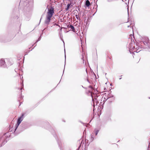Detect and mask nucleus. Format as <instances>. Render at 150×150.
Wrapping results in <instances>:
<instances>
[{
    "label": "nucleus",
    "instance_id": "nucleus-9",
    "mask_svg": "<svg viewBox=\"0 0 150 150\" xmlns=\"http://www.w3.org/2000/svg\"><path fill=\"white\" fill-rule=\"evenodd\" d=\"M104 97L103 98V101H106L108 99H110V95H108L106 96V95L105 96H104Z\"/></svg>",
    "mask_w": 150,
    "mask_h": 150
},
{
    "label": "nucleus",
    "instance_id": "nucleus-12",
    "mask_svg": "<svg viewBox=\"0 0 150 150\" xmlns=\"http://www.w3.org/2000/svg\"><path fill=\"white\" fill-rule=\"evenodd\" d=\"M86 6L87 7H88L90 5V2L88 0H86L85 3Z\"/></svg>",
    "mask_w": 150,
    "mask_h": 150
},
{
    "label": "nucleus",
    "instance_id": "nucleus-8",
    "mask_svg": "<svg viewBox=\"0 0 150 150\" xmlns=\"http://www.w3.org/2000/svg\"><path fill=\"white\" fill-rule=\"evenodd\" d=\"M51 18V17L46 16V18L45 21V24L47 25H48L49 24Z\"/></svg>",
    "mask_w": 150,
    "mask_h": 150
},
{
    "label": "nucleus",
    "instance_id": "nucleus-13",
    "mask_svg": "<svg viewBox=\"0 0 150 150\" xmlns=\"http://www.w3.org/2000/svg\"><path fill=\"white\" fill-rule=\"evenodd\" d=\"M69 28H70L73 31L75 32V30L74 28V26L73 25H70L69 27Z\"/></svg>",
    "mask_w": 150,
    "mask_h": 150
},
{
    "label": "nucleus",
    "instance_id": "nucleus-29",
    "mask_svg": "<svg viewBox=\"0 0 150 150\" xmlns=\"http://www.w3.org/2000/svg\"><path fill=\"white\" fill-rule=\"evenodd\" d=\"M22 89V88H21L20 89V90H21V89Z\"/></svg>",
    "mask_w": 150,
    "mask_h": 150
},
{
    "label": "nucleus",
    "instance_id": "nucleus-20",
    "mask_svg": "<svg viewBox=\"0 0 150 150\" xmlns=\"http://www.w3.org/2000/svg\"><path fill=\"white\" fill-rule=\"evenodd\" d=\"M82 59L83 60V61H84V59H83V55H82Z\"/></svg>",
    "mask_w": 150,
    "mask_h": 150
},
{
    "label": "nucleus",
    "instance_id": "nucleus-18",
    "mask_svg": "<svg viewBox=\"0 0 150 150\" xmlns=\"http://www.w3.org/2000/svg\"><path fill=\"white\" fill-rule=\"evenodd\" d=\"M114 0H107L106 1L108 2H110L113 1Z\"/></svg>",
    "mask_w": 150,
    "mask_h": 150
},
{
    "label": "nucleus",
    "instance_id": "nucleus-25",
    "mask_svg": "<svg viewBox=\"0 0 150 150\" xmlns=\"http://www.w3.org/2000/svg\"><path fill=\"white\" fill-rule=\"evenodd\" d=\"M129 26H130V25H128V26H127V27H128V28H129Z\"/></svg>",
    "mask_w": 150,
    "mask_h": 150
},
{
    "label": "nucleus",
    "instance_id": "nucleus-6",
    "mask_svg": "<svg viewBox=\"0 0 150 150\" xmlns=\"http://www.w3.org/2000/svg\"><path fill=\"white\" fill-rule=\"evenodd\" d=\"M143 43L145 45H147L149 49V51H150V44L149 43V40L148 38H146V41H144Z\"/></svg>",
    "mask_w": 150,
    "mask_h": 150
},
{
    "label": "nucleus",
    "instance_id": "nucleus-30",
    "mask_svg": "<svg viewBox=\"0 0 150 150\" xmlns=\"http://www.w3.org/2000/svg\"><path fill=\"white\" fill-rule=\"evenodd\" d=\"M129 52H130V53H131V52H130V50H129Z\"/></svg>",
    "mask_w": 150,
    "mask_h": 150
},
{
    "label": "nucleus",
    "instance_id": "nucleus-16",
    "mask_svg": "<svg viewBox=\"0 0 150 150\" xmlns=\"http://www.w3.org/2000/svg\"><path fill=\"white\" fill-rule=\"evenodd\" d=\"M76 17V19L78 20H80V18L78 16V15H75Z\"/></svg>",
    "mask_w": 150,
    "mask_h": 150
},
{
    "label": "nucleus",
    "instance_id": "nucleus-4",
    "mask_svg": "<svg viewBox=\"0 0 150 150\" xmlns=\"http://www.w3.org/2000/svg\"><path fill=\"white\" fill-rule=\"evenodd\" d=\"M24 114H22V115L19 117L17 120V123L16 125L15 126V129H14V133H15V131L18 128V126L21 122L23 121V116Z\"/></svg>",
    "mask_w": 150,
    "mask_h": 150
},
{
    "label": "nucleus",
    "instance_id": "nucleus-5",
    "mask_svg": "<svg viewBox=\"0 0 150 150\" xmlns=\"http://www.w3.org/2000/svg\"><path fill=\"white\" fill-rule=\"evenodd\" d=\"M48 11L47 16L52 17L54 13V8L51 7L50 9L48 10Z\"/></svg>",
    "mask_w": 150,
    "mask_h": 150
},
{
    "label": "nucleus",
    "instance_id": "nucleus-1",
    "mask_svg": "<svg viewBox=\"0 0 150 150\" xmlns=\"http://www.w3.org/2000/svg\"><path fill=\"white\" fill-rule=\"evenodd\" d=\"M10 62L7 59H2L0 60V66L4 68H7L8 67L11 65Z\"/></svg>",
    "mask_w": 150,
    "mask_h": 150
},
{
    "label": "nucleus",
    "instance_id": "nucleus-33",
    "mask_svg": "<svg viewBox=\"0 0 150 150\" xmlns=\"http://www.w3.org/2000/svg\"><path fill=\"white\" fill-rule=\"evenodd\" d=\"M0 42H2V41L0 40Z\"/></svg>",
    "mask_w": 150,
    "mask_h": 150
},
{
    "label": "nucleus",
    "instance_id": "nucleus-14",
    "mask_svg": "<svg viewBox=\"0 0 150 150\" xmlns=\"http://www.w3.org/2000/svg\"><path fill=\"white\" fill-rule=\"evenodd\" d=\"M41 38V36L40 35V36L38 38V40H37V41H36V42L35 43H36V42H38L40 40Z\"/></svg>",
    "mask_w": 150,
    "mask_h": 150
},
{
    "label": "nucleus",
    "instance_id": "nucleus-17",
    "mask_svg": "<svg viewBox=\"0 0 150 150\" xmlns=\"http://www.w3.org/2000/svg\"><path fill=\"white\" fill-rule=\"evenodd\" d=\"M51 132L52 133V134H53V135L54 136V137L56 138V137L55 136H54V131L53 130L52 131H51Z\"/></svg>",
    "mask_w": 150,
    "mask_h": 150
},
{
    "label": "nucleus",
    "instance_id": "nucleus-10",
    "mask_svg": "<svg viewBox=\"0 0 150 150\" xmlns=\"http://www.w3.org/2000/svg\"><path fill=\"white\" fill-rule=\"evenodd\" d=\"M71 2L70 4H68L67 6V8L65 9L66 11H67L69 9L71 8V6H72V5H71Z\"/></svg>",
    "mask_w": 150,
    "mask_h": 150
},
{
    "label": "nucleus",
    "instance_id": "nucleus-15",
    "mask_svg": "<svg viewBox=\"0 0 150 150\" xmlns=\"http://www.w3.org/2000/svg\"><path fill=\"white\" fill-rule=\"evenodd\" d=\"M94 139L91 136V139L90 141V142H92Z\"/></svg>",
    "mask_w": 150,
    "mask_h": 150
},
{
    "label": "nucleus",
    "instance_id": "nucleus-21",
    "mask_svg": "<svg viewBox=\"0 0 150 150\" xmlns=\"http://www.w3.org/2000/svg\"><path fill=\"white\" fill-rule=\"evenodd\" d=\"M140 51H139V52H137V51H136V52L137 53V52H139ZM136 52V51H134V52Z\"/></svg>",
    "mask_w": 150,
    "mask_h": 150
},
{
    "label": "nucleus",
    "instance_id": "nucleus-22",
    "mask_svg": "<svg viewBox=\"0 0 150 150\" xmlns=\"http://www.w3.org/2000/svg\"><path fill=\"white\" fill-rule=\"evenodd\" d=\"M54 25H58L56 23H55L54 24Z\"/></svg>",
    "mask_w": 150,
    "mask_h": 150
},
{
    "label": "nucleus",
    "instance_id": "nucleus-32",
    "mask_svg": "<svg viewBox=\"0 0 150 150\" xmlns=\"http://www.w3.org/2000/svg\"><path fill=\"white\" fill-rule=\"evenodd\" d=\"M33 48H32L31 50H32L33 49Z\"/></svg>",
    "mask_w": 150,
    "mask_h": 150
},
{
    "label": "nucleus",
    "instance_id": "nucleus-28",
    "mask_svg": "<svg viewBox=\"0 0 150 150\" xmlns=\"http://www.w3.org/2000/svg\"><path fill=\"white\" fill-rule=\"evenodd\" d=\"M121 79V77H120V78L119 79Z\"/></svg>",
    "mask_w": 150,
    "mask_h": 150
},
{
    "label": "nucleus",
    "instance_id": "nucleus-23",
    "mask_svg": "<svg viewBox=\"0 0 150 150\" xmlns=\"http://www.w3.org/2000/svg\"><path fill=\"white\" fill-rule=\"evenodd\" d=\"M80 146H79V147H78V149H79L80 148Z\"/></svg>",
    "mask_w": 150,
    "mask_h": 150
},
{
    "label": "nucleus",
    "instance_id": "nucleus-27",
    "mask_svg": "<svg viewBox=\"0 0 150 150\" xmlns=\"http://www.w3.org/2000/svg\"><path fill=\"white\" fill-rule=\"evenodd\" d=\"M121 79V77H120V78L119 79Z\"/></svg>",
    "mask_w": 150,
    "mask_h": 150
},
{
    "label": "nucleus",
    "instance_id": "nucleus-7",
    "mask_svg": "<svg viewBox=\"0 0 150 150\" xmlns=\"http://www.w3.org/2000/svg\"><path fill=\"white\" fill-rule=\"evenodd\" d=\"M133 41H132V40H131L132 42L130 43L129 45V48L130 49V50L135 48V47L134 45V41L133 39Z\"/></svg>",
    "mask_w": 150,
    "mask_h": 150
},
{
    "label": "nucleus",
    "instance_id": "nucleus-26",
    "mask_svg": "<svg viewBox=\"0 0 150 150\" xmlns=\"http://www.w3.org/2000/svg\"><path fill=\"white\" fill-rule=\"evenodd\" d=\"M65 60H66V55H65Z\"/></svg>",
    "mask_w": 150,
    "mask_h": 150
},
{
    "label": "nucleus",
    "instance_id": "nucleus-24",
    "mask_svg": "<svg viewBox=\"0 0 150 150\" xmlns=\"http://www.w3.org/2000/svg\"><path fill=\"white\" fill-rule=\"evenodd\" d=\"M22 86H23V83H22Z\"/></svg>",
    "mask_w": 150,
    "mask_h": 150
},
{
    "label": "nucleus",
    "instance_id": "nucleus-19",
    "mask_svg": "<svg viewBox=\"0 0 150 150\" xmlns=\"http://www.w3.org/2000/svg\"><path fill=\"white\" fill-rule=\"evenodd\" d=\"M99 130H97L96 132V133H95V134H96V135H97L99 132Z\"/></svg>",
    "mask_w": 150,
    "mask_h": 150
},
{
    "label": "nucleus",
    "instance_id": "nucleus-31",
    "mask_svg": "<svg viewBox=\"0 0 150 150\" xmlns=\"http://www.w3.org/2000/svg\"><path fill=\"white\" fill-rule=\"evenodd\" d=\"M42 18L41 17V18H40V20H41V19Z\"/></svg>",
    "mask_w": 150,
    "mask_h": 150
},
{
    "label": "nucleus",
    "instance_id": "nucleus-2",
    "mask_svg": "<svg viewBox=\"0 0 150 150\" xmlns=\"http://www.w3.org/2000/svg\"><path fill=\"white\" fill-rule=\"evenodd\" d=\"M89 88H90V89L88 90V91L91 95L92 100H94V99L96 100L98 97V96L96 95L97 91L96 90L95 91L94 89H93L92 87L91 86H90Z\"/></svg>",
    "mask_w": 150,
    "mask_h": 150
},
{
    "label": "nucleus",
    "instance_id": "nucleus-3",
    "mask_svg": "<svg viewBox=\"0 0 150 150\" xmlns=\"http://www.w3.org/2000/svg\"><path fill=\"white\" fill-rule=\"evenodd\" d=\"M33 1V0H21L20 4H23L24 6H28L30 5H32Z\"/></svg>",
    "mask_w": 150,
    "mask_h": 150
},
{
    "label": "nucleus",
    "instance_id": "nucleus-11",
    "mask_svg": "<svg viewBox=\"0 0 150 150\" xmlns=\"http://www.w3.org/2000/svg\"><path fill=\"white\" fill-rule=\"evenodd\" d=\"M110 97L111 98L110 99H108V100L110 102H112L114 101V99L113 98V96L112 95H110Z\"/></svg>",
    "mask_w": 150,
    "mask_h": 150
}]
</instances>
